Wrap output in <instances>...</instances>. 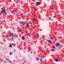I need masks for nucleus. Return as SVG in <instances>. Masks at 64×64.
I'll use <instances>...</instances> for the list:
<instances>
[{
    "instance_id": "nucleus-1",
    "label": "nucleus",
    "mask_w": 64,
    "mask_h": 64,
    "mask_svg": "<svg viewBox=\"0 0 64 64\" xmlns=\"http://www.w3.org/2000/svg\"><path fill=\"white\" fill-rule=\"evenodd\" d=\"M0 12L2 13L3 14H4V13L6 15H7V13H6V11H5V10H1L0 11Z\"/></svg>"
},
{
    "instance_id": "nucleus-2",
    "label": "nucleus",
    "mask_w": 64,
    "mask_h": 64,
    "mask_svg": "<svg viewBox=\"0 0 64 64\" xmlns=\"http://www.w3.org/2000/svg\"><path fill=\"white\" fill-rule=\"evenodd\" d=\"M25 26L26 28L28 27L29 28V27H30V25H29V24L28 23H27L26 24V26Z\"/></svg>"
},
{
    "instance_id": "nucleus-3",
    "label": "nucleus",
    "mask_w": 64,
    "mask_h": 64,
    "mask_svg": "<svg viewBox=\"0 0 64 64\" xmlns=\"http://www.w3.org/2000/svg\"><path fill=\"white\" fill-rule=\"evenodd\" d=\"M36 4L37 5V6H38V5L39 6L40 5V2H36Z\"/></svg>"
},
{
    "instance_id": "nucleus-4",
    "label": "nucleus",
    "mask_w": 64,
    "mask_h": 64,
    "mask_svg": "<svg viewBox=\"0 0 64 64\" xmlns=\"http://www.w3.org/2000/svg\"><path fill=\"white\" fill-rule=\"evenodd\" d=\"M56 46L58 47V46H60V44L59 43H57L56 44Z\"/></svg>"
},
{
    "instance_id": "nucleus-5",
    "label": "nucleus",
    "mask_w": 64,
    "mask_h": 64,
    "mask_svg": "<svg viewBox=\"0 0 64 64\" xmlns=\"http://www.w3.org/2000/svg\"><path fill=\"white\" fill-rule=\"evenodd\" d=\"M21 22L22 24V25H25V22L22 21Z\"/></svg>"
},
{
    "instance_id": "nucleus-6",
    "label": "nucleus",
    "mask_w": 64,
    "mask_h": 64,
    "mask_svg": "<svg viewBox=\"0 0 64 64\" xmlns=\"http://www.w3.org/2000/svg\"><path fill=\"white\" fill-rule=\"evenodd\" d=\"M47 41L48 42H49L50 43H52V41L49 40H47Z\"/></svg>"
},
{
    "instance_id": "nucleus-7",
    "label": "nucleus",
    "mask_w": 64,
    "mask_h": 64,
    "mask_svg": "<svg viewBox=\"0 0 64 64\" xmlns=\"http://www.w3.org/2000/svg\"><path fill=\"white\" fill-rule=\"evenodd\" d=\"M43 60V59L41 58H40V60L41 62V64H43V60Z\"/></svg>"
},
{
    "instance_id": "nucleus-8",
    "label": "nucleus",
    "mask_w": 64,
    "mask_h": 64,
    "mask_svg": "<svg viewBox=\"0 0 64 64\" xmlns=\"http://www.w3.org/2000/svg\"><path fill=\"white\" fill-rule=\"evenodd\" d=\"M16 12L17 13H19V14H20V13H21V12H19L18 11H16Z\"/></svg>"
},
{
    "instance_id": "nucleus-9",
    "label": "nucleus",
    "mask_w": 64,
    "mask_h": 64,
    "mask_svg": "<svg viewBox=\"0 0 64 64\" xmlns=\"http://www.w3.org/2000/svg\"><path fill=\"white\" fill-rule=\"evenodd\" d=\"M28 50H32V48L30 47H28Z\"/></svg>"
},
{
    "instance_id": "nucleus-10",
    "label": "nucleus",
    "mask_w": 64,
    "mask_h": 64,
    "mask_svg": "<svg viewBox=\"0 0 64 64\" xmlns=\"http://www.w3.org/2000/svg\"><path fill=\"white\" fill-rule=\"evenodd\" d=\"M12 37H14V34L13 33H12Z\"/></svg>"
},
{
    "instance_id": "nucleus-11",
    "label": "nucleus",
    "mask_w": 64,
    "mask_h": 64,
    "mask_svg": "<svg viewBox=\"0 0 64 64\" xmlns=\"http://www.w3.org/2000/svg\"><path fill=\"white\" fill-rule=\"evenodd\" d=\"M9 47H10V48H12V46H11V45H9Z\"/></svg>"
},
{
    "instance_id": "nucleus-12",
    "label": "nucleus",
    "mask_w": 64,
    "mask_h": 64,
    "mask_svg": "<svg viewBox=\"0 0 64 64\" xmlns=\"http://www.w3.org/2000/svg\"><path fill=\"white\" fill-rule=\"evenodd\" d=\"M55 60L56 62H58V60L57 59H55Z\"/></svg>"
},
{
    "instance_id": "nucleus-13",
    "label": "nucleus",
    "mask_w": 64,
    "mask_h": 64,
    "mask_svg": "<svg viewBox=\"0 0 64 64\" xmlns=\"http://www.w3.org/2000/svg\"><path fill=\"white\" fill-rule=\"evenodd\" d=\"M42 39H44V35H42Z\"/></svg>"
},
{
    "instance_id": "nucleus-14",
    "label": "nucleus",
    "mask_w": 64,
    "mask_h": 64,
    "mask_svg": "<svg viewBox=\"0 0 64 64\" xmlns=\"http://www.w3.org/2000/svg\"><path fill=\"white\" fill-rule=\"evenodd\" d=\"M2 37H6V36H5L2 35Z\"/></svg>"
},
{
    "instance_id": "nucleus-15",
    "label": "nucleus",
    "mask_w": 64,
    "mask_h": 64,
    "mask_svg": "<svg viewBox=\"0 0 64 64\" xmlns=\"http://www.w3.org/2000/svg\"><path fill=\"white\" fill-rule=\"evenodd\" d=\"M25 38H24V37H22V40H24L25 39Z\"/></svg>"
},
{
    "instance_id": "nucleus-16",
    "label": "nucleus",
    "mask_w": 64,
    "mask_h": 64,
    "mask_svg": "<svg viewBox=\"0 0 64 64\" xmlns=\"http://www.w3.org/2000/svg\"><path fill=\"white\" fill-rule=\"evenodd\" d=\"M10 55H12V52H10Z\"/></svg>"
},
{
    "instance_id": "nucleus-17",
    "label": "nucleus",
    "mask_w": 64,
    "mask_h": 64,
    "mask_svg": "<svg viewBox=\"0 0 64 64\" xmlns=\"http://www.w3.org/2000/svg\"><path fill=\"white\" fill-rule=\"evenodd\" d=\"M8 62L9 63H12V62H10V61L9 60H8Z\"/></svg>"
},
{
    "instance_id": "nucleus-18",
    "label": "nucleus",
    "mask_w": 64,
    "mask_h": 64,
    "mask_svg": "<svg viewBox=\"0 0 64 64\" xmlns=\"http://www.w3.org/2000/svg\"><path fill=\"white\" fill-rule=\"evenodd\" d=\"M12 39L13 41H14V38H11Z\"/></svg>"
},
{
    "instance_id": "nucleus-19",
    "label": "nucleus",
    "mask_w": 64,
    "mask_h": 64,
    "mask_svg": "<svg viewBox=\"0 0 64 64\" xmlns=\"http://www.w3.org/2000/svg\"><path fill=\"white\" fill-rule=\"evenodd\" d=\"M36 60L38 61V60H39V58H36Z\"/></svg>"
},
{
    "instance_id": "nucleus-20",
    "label": "nucleus",
    "mask_w": 64,
    "mask_h": 64,
    "mask_svg": "<svg viewBox=\"0 0 64 64\" xmlns=\"http://www.w3.org/2000/svg\"><path fill=\"white\" fill-rule=\"evenodd\" d=\"M12 45H13L14 46H15V44H13V43H12Z\"/></svg>"
},
{
    "instance_id": "nucleus-21",
    "label": "nucleus",
    "mask_w": 64,
    "mask_h": 64,
    "mask_svg": "<svg viewBox=\"0 0 64 64\" xmlns=\"http://www.w3.org/2000/svg\"><path fill=\"white\" fill-rule=\"evenodd\" d=\"M52 48H54V49H55V48H56L54 46H52Z\"/></svg>"
},
{
    "instance_id": "nucleus-22",
    "label": "nucleus",
    "mask_w": 64,
    "mask_h": 64,
    "mask_svg": "<svg viewBox=\"0 0 64 64\" xmlns=\"http://www.w3.org/2000/svg\"><path fill=\"white\" fill-rule=\"evenodd\" d=\"M33 20L34 21V22L36 21V19H33Z\"/></svg>"
},
{
    "instance_id": "nucleus-23",
    "label": "nucleus",
    "mask_w": 64,
    "mask_h": 64,
    "mask_svg": "<svg viewBox=\"0 0 64 64\" xmlns=\"http://www.w3.org/2000/svg\"><path fill=\"white\" fill-rule=\"evenodd\" d=\"M50 39L52 40H53V38H52V37H51L50 38Z\"/></svg>"
},
{
    "instance_id": "nucleus-24",
    "label": "nucleus",
    "mask_w": 64,
    "mask_h": 64,
    "mask_svg": "<svg viewBox=\"0 0 64 64\" xmlns=\"http://www.w3.org/2000/svg\"><path fill=\"white\" fill-rule=\"evenodd\" d=\"M18 31H19V32H22V31H21V30H18Z\"/></svg>"
},
{
    "instance_id": "nucleus-25",
    "label": "nucleus",
    "mask_w": 64,
    "mask_h": 64,
    "mask_svg": "<svg viewBox=\"0 0 64 64\" xmlns=\"http://www.w3.org/2000/svg\"><path fill=\"white\" fill-rule=\"evenodd\" d=\"M16 4H18V2H16Z\"/></svg>"
},
{
    "instance_id": "nucleus-26",
    "label": "nucleus",
    "mask_w": 64,
    "mask_h": 64,
    "mask_svg": "<svg viewBox=\"0 0 64 64\" xmlns=\"http://www.w3.org/2000/svg\"><path fill=\"white\" fill-rule=\"evenodd\" d=\"M37 36H39V34H37Z\"/></svg>"
},
{
    "instance_id": "nucleus-27",
    "label": "nucleus",
    "mask_w": 64,
    "mask_h": 64,
    "mask_svg": "<svg viewBox=\"0 0 64 64\" xmlns=\"http://www.w3.org/2000/svg\"><path fill=\"white\" fill-rule=\"evenodd\" d=\"M52 51H53V52L54 51H55V50H52Z\"/></svg>"
},
{
    "instance_id": "nucleus-28",
    "label": "nucleus",
    "mask_w": 64,
    "mask_h": 64,
    "mask_svg": "<svg viewBox=\"0 0 64 64\" xmlns=\"http://www.w3.org/2000/svg\"><path fill=\"white\" fill-rule=\"evenodd\" d=\"M53 4V2H52V3L51 4L52 5V4Z\"/></svg>"
},
{
    "instance_id": "nucleus-29",
    "label": "nucleus",
    "mask_w": 64,
    "mask_h": 64,
    "mask_svg": "<svg viewBox=\"0 0 64 64\" xmlns=\"http://www.w3.org/2000/svg\"><path fill=\"white\" fill-rule=\"evenodd\" d=\"M6 60H7V61H8V58H6Z\"/></svg>"
},
{
    "instance_id": "nucleus-30",
    "label": "nucleus",
    "mask_w": 64,
    "mask_h": 64,
    "mask_svg": "<svg viewBox=\"0 0 64 64\" xmlns=\"http://www.w3.org/2000/svg\"><path fill=\"white\" fill-rule=\"evenodd\" d=\"M21 3H22V4H23V2H22V1H21Z\"/></svg>"
},
{
    "instance_id": "nucleus-31",
    "label": "nucleus",
    "mask_w": 64,
    "mask_h": 64,
    "mask_svg": "<svg viewBox=\"0 0 64 64\" xmlns=\"http://www.w3.org/2000/svg\"><path fill=\"white\" fill-rule=\"evenodd\" d=\"M21 17H22V18H23V16H21Z\"/></svg>"
},
{
    "instance_id": "nucleus-32",
    "label": "nucleus",
    "mask_w": 64,
    "mask_h": 64,
    "mask_svg": "<svg viewBox=\"0 0 64 64\" xmlns=\"http://www.w3.org/2000/svg\"><path fill=\"white\" fill-rule=\"evenodd\" d=\"M40 49H41V50H43V49H42L41 48H40Z\"/></svg>"
},
{
    "instance_id": "nucleus-33",
    "label": "nucleus",
    "mask_w": 64,
    "mask_h": 64,
    "mask_svg": "<svg viewBox=\"0 0 64 64\" xmlns=\"http://www.w3.org/2000/svg\"><path fill=\"white\" fill-rule=\"evenodd\" d=\"M49 19H50V20H51V18H49Z\"/></svg>"
},
{
    "instance_id": "nucleus-34",
    "label": "nucleus",
    "mask_w": 64,
    "mask_h": 64,
    "mask_svg": "<svg viewBox=\"0 0 64 64\" xmlns=\"http://www.w3.org/2000/svg\"><path fill=\"white\" fill-rule=\"evenodd\" d=\"M12 13H13H13H14V12H12Z\"/></svg>"
},
{
    "instance_id": "nucleus-35",
    "label": "nucleus",
    "mask_w": 64,
    "mask_h": 64,
    "mask_svg": "<svg viewBox=\"0 0 64 64\" xmlns=\"http://www.w3.org/2000/svg\"><path fill=\"white\" fill-rule=\"evenodd\" d=\"M10 36H11V35H12V34H10Z\"/></svg>"
},
{
    "instance_id": "nucleus-36",
    "label": "nucleus",
    "mask_w": 64,
    "mask_h": 64,
    "mask_svg": "<svg viewBox=\"0 0 64 64\" xmlns=\"http://www.w3.org/2000/svg\"><path fill=\"white\" fill-rule=\"evenodd\" d=\"M53 9V8H52V9Z\"/></svg>"
},
{
    "instance_id": "nucleus-37",
    "label": "nucleus",
    "mask_w": 64,
    "mask_h": 64,
    "mask_svg": "<svg viewBox=\"0 0 64 64\" xmlns=\"http://www.w3.org/2000/svg\"><path fill=\"white\" fill-rule=\"evenodd\" d=\"M52 21H53V20L52 19Z\"/></svg>"
},
{
    "instance_id": "nucleus-38",
    "label": "nucleus",
    "mask_w": 64,
    "mask_h": 64,
    "mask_svg": "<svg viewBox=\"0 0 64 64\" xmlns=\"http://www.w3.org/2000/svg\"><path fill=\"white\" fill-rule=\"evenodd\" d=\"M1 22V20H0V22Z\"/></svg>"
},
{
    "instance_id": "nucleus-39",
    "label": "nucleus",
    "mask_w": 64,
    "mask_h": 64,
    "mask_svg": "<svg viewBox=\"0 0 64 64\" xmlns=\"http://www.w3.org/2000/svg\"><path fill=\"white\" fill-rule=\"evenodd\" d=\"M28 36H30V37H31L30 36H29V35H28Z\"/></svg>"
},
{
    "instance_id": "nucleus-40",
    "label": "nucleus",
    "mask_w": 64,
    "mask_h": 64,
    "mask_svg": "<svg viewBox=\"0 0 64 64\" xmlns=\"http://www.w3.org/2000/svg\"><path fill=\"white\" fill-rule=\"evenodd\" d=\"M2 22H4V21H2Z\"/></svg>"
},
{
    "instance_id": "nucleus-41",
    "label": "nucleus",
    "mask_w": 64,
    "mask_h": 64,
    "mask_svg": "<svg viewBox=\"0 0 64 64\" xmlns=\"http://www.w3.org/2000/svg\"><path fill=\"white\" fill-rule=\"evenodd\" d=\"M0 25H1V24H0Z\"/></svg>"
},
{
    "instance_id": "nucleus-42",
    "label": "nucleus",
    "mask_w": 64,
    "mask_h": 64,
    "mask_svg": "<svg viewBox=\"0 0 64 64\" xmlns=\"http://www.w3.org/2000/svg\"><path fill=\"white\" fill-rule=\"evenodd\" d=\"M6 37H8V36H7Z\"/></svg>"
}]
</instances>
